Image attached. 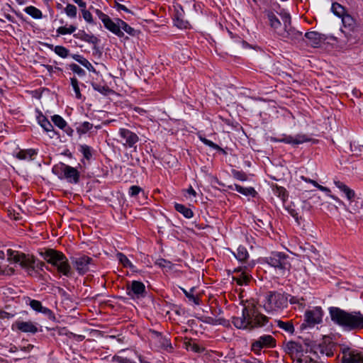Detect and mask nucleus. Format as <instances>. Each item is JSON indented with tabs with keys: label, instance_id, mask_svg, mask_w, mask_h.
Masks as SVG:
<instances>
[{
	"label": "nucleus",
	"instance_id": "nucleus-1",
	"mask_svg": "<svg viewBox=\"0 0 363 363\" xmlns=\"http://www.w3.org/2000/svg\"><path fill=\"white\" fill-rule=\"evenodd\" d=\"M232 322L238 329L252 330L264 326L268 323V318L254 304H248L242 308V315L233 317Z\"/></svg>",
	"mask_w": 363,
	"mask_h": 363
},
{
	"label": "nucleus",
	"instance_id": "nucleus-2",
	"mask_svg": "<svg viewBox=\"0 0 363 363\" xmlns=\"http://www.w3.org/2000/svg\"><path fill=\"white\" fill-rule=\"evenodd\" d=\"M330 314L333 322L348 330L363 328V314L359 311L349 313L338 308H331Z\"/></svg>",
	"mask_w": 363,
	"mask_h": 363
},
{
	"label": "nucleus",
	"instance_id": "nucleus-3",
	"mask_svg": "<svg viewBox=\"0 0 363 363\" xmlns=\"http://www.w3.org/2000/svg\"><path fill=\"white\" fill-rule=\"evenodd\" d=\"M43 258L49 264L55 267L57 272L66 277H71L72 274L71 267L69 264L67 258L59 251L48 249L40 252Z\"/></svg>",
	"mask_w": 363,
	"mask_h": 363
},
{
	"label": "nucleus",
	"instance_id": "nucleus-4",
	"mask_svg": "<svg viewBox=\"0 0 363 363\" xmlns=\"http://www.w3.org/2000/svg\"><path fill=\"white\" fill-rule=\"evenodd\" d=\"M7 256L9 261L19 264L29 274L35 270V259L33 256L12 250H7Z\"/></svg>",
	"mask_w": 363,
	"mask_h": 363
},
{
	"label": "nucleus",
	"instance_id": "nucleus-5",
	"mask_svg": "<svg viewBox=\"0 0 363 363\" xmlns=\"http://www.w3.org/2000/svg\"><path fill=\"white\" fill-rule=\"evenodd\" d=\"M288 298L278 292H270L266 296L264 308L267 312L276 311L286 307Z\"/></svg>",
	"mask_w": 363,
	"mask_h": 363
},
{
	"label": "nucleus",
	"instance_id": "nucleus-6",
	"mask_svg": "<svg viewBox=\"0 0 363 363\" xmlns=\"http://www.w3.org/2000/svg\"><path fill=\"white\" fill-rule=\"evenodd\" d=\"M279 15L281 18L284 26L282 29H279L280 30L278 31V35L288 40L296 41L299 40L301 37V33L296 30L291 26V18L289 14L284 13V14L280 13Z\"/></svg>",
	"mask_w": 363,
	"mask_h": 363
},
{
	"label": "nucleus",
	"instance_id": "nucleus-7",
	"mask_svg": "<svg viewBox=\"0 0 363 363\" xmlns=\"http://www.w3.org/2000/svg\"><path fill=\"white\" fill-rule=\"evenodd\" d=\"M267 262L271 266L282 271L283 274L291 267L289 257L284 252H273L267 258Z\"/></svg>",
	"mask_w": 363,
	"mask_h": 363
},
{
	"label": "nucleus",
	"instance_id": "nucleus-8",
	"mask_svg": "<svg viewBox=\"0 0 363 363\" xmlns=\"http://www.w3.org/2000/svg\"><path fill=\"white\" fill-rule=\"evenodd\" d=\"M323 312L320 307H315L308 310L305 313L304 323L301 325V328L306 327L313 328L322 321Z\"/></svg>",
	"mask_w": 363,
	"mask_h": 363
},
{
	"label": "nucleus",
	"instance_id": "nucleus-9",
	"mask_svg": "<svg viewBox=\"0 0 363 363\" xmlns=\"http://www.w3.org/2000/svg\"><path fill=\"white\" fill-rule=\"evenodd\" d=\"M341 362L342 363H363V352L344 347Z\"/></svg>",
	"mask_w": 363,
	"mask_h": 363
},
{
	"label": "nucleus",
	"instance_id": "nucleus-10",
	"mask_svg": "<svg viewBox=\"0 0 363 363\" xmlns=\"http://www.w3.org/2000/svg\"><path fill=\"white\" fill-rule=\"evenodd\" d=\"M118 141L125 147H133L138 142V136L126 128H120L118 132Z\"/></svg>",
	"mask_w": 363,
	"mask_h": 363
},
{
	"label": "nucleus",
	"instance_id": "nucleus-11",
	"mask_svg": "<svg viewBox=\"0 0 363 363\" xmlns=\"http://www.w3.org/2000/svg\"><path fill=\"white\" fill-rule=\"evenodd\" d=\"M127 294L132 298H140L145 295V286L143 283L133 281L130 286L127 287Z\"/></svg>",
	"mask_w": 363,
	"mask_h": 363
},
{
	"label": "nucleus",
	"instance_id": "nucleus-12",
	"mask_svg": "<svg viewBox=\"0 0 363 363\" xmlns=\"http://www.w3.org/2000/svg\"><path fill=\"white\" fill-rule=\"evenodd\" d=\"M74 267L80 274L86 273L90 269L92 259L87 256L76 257L72 260Z\"/></svg>",
	"mask_w": 363,
	"mask_h": 363
},
{
	"label": "nucleus",
	"instance_id": "nucleus-13",
	"mask_svg": "<svg viewBox=\"0 0 363 363\" xmlns=\"http://www.w3.org/2000/svg\"><path fill=\"white\" fill-rule=\"evenodd\" d=\"M274 346V338L269 335L259 337L252 344V350L259 353L262 348Z\"/></svg>",
	"mask_w": 363,
	"mask_h": 363
},
{
	"label": "nucleus",
	"instance_id": "nucleus-14",
	"mask_svg": "<svg viewBox=\"0 0 363 363\" xmlns=\"http://www.w3.org/2000/svg\"><path fill=\"white\" fill-rule=\"evenodd\" d=\"M284 351L291 357L298 358L303 352L302 346L293 341L288 342L284 345Z\"/></svg>",
	"mask_w": 363,
	"mask_h": 363
},
{
	"label": "nucleus",
	"instance_id": "nucleus-15",
	"mask_svg": "<svg viewBox=\"0 0 363 363\" xmlns=\"http://www.w3.org/2000/svg\"><path fill=\"white\" fill-rule=\"evenodd\" d=\"M62 172L65 179L72 183H77L79 179V173L77 169L69 165H64Z\"/></svg>",
	"mask_w": 363,
	"mask_h": 363
},
{
	"label": "nucleus",
	"instance_id": "nucleus-16",
	"mask_svg": "<svg viewBox=\"0 0 363 363\" xmlns=\"http://www.w3.org/2000/svg\"><path fill=\"white\" fill-rule=\"evenodd\" d=\"M272 141H279L284 142L285 143L298 145L307 142L309 140V138L305 135H298L296 137L293 138L291 136H286L281 139L277 140L274 138H271Z\"/></svg>",
	"mask_w": 363,
	"mask_h": 363
},
{
	"label": "nucleus",
	"instance_id": "nucleus-17",
	"mask_svg": "<svg viewBox=\"0 0 363 363\" xmlns=\"http://www.w3.org/2000/svg\"><path fill=\"white\" fill-rule=\"evenodd\" d=\"M14 327L16 329H18L23 333H35L38 331V328H37L36 325L31 321H28V322L16 321L13 325V328Z\"/></svg>",
	"mask_w": 363,
	"mask_h": 363
},
{
	"label": "nucleus",
	"instance_id": "nucleus-18",
	"mask_svg": "<svg viewBox=\"0 0 363 363\" xmlns=\"http://www.w3.org/2000/svg\"><path fill=\"white\" fill-rule=\"evenodd\" d=\"M265 14L270 27L278 34V31L280 30L279 29L283 28L281 21L272 11L267 10L265 11Z\"/></svg>",
	"mask_w": 363,
	"mask_h": 363
},
{
	"label": "nucleus",
	"instance_id": "nucleus-19",
	"mask_svg": "<svg viewBox=\"0 0 363 363\" xmlns=\"http://www.w3.org/2000/svg\"><path fill=\"white\" fill-rule=\"evenodd\" d=\"M104 25L108 30L116 35L119 37H122L123 35V32L122 30H119L118 19H117L116 22H113L109 18L108 19H106V21L104 23Z\"/></svg>",
	"mask_w": 363,
	"mask_h": 363
},
{
	"label": "nucleus",
	"instance_id": "nucleus-20",
	"mask_svg": "<svg viewBox=\"0 0 363 363\" xmlns=\"http://www.w3.org/2000/svg\"><path fill=\"white\" fill-rule=\"evenodd\" d=\"M334 184L341 191L345 193L346 197L349 200H352L355 196L354 191L350 189L347 185L340 181H334Z\"/></svg>",
	"mask_w": 363,
	"mask_h": 363
},
{
	"label": "nucleus",
	"instance_id": "nucleus-21",
	"mask_svg": "<svg viewBox=\"0 0 363 363\" xmlns=\"http://www.w3.org/2000/svg\"><path fill=\"white\" fill-rule=\"evenodd\" d=\"M305 36L313 46H317L324 40L323 35L315 31L306 33Z\"/></svg>",
	"mask_w": 363,
	"mask_h": 363
},
{
	"label": "nucleus",
	"instance_id": "nucleus-22",
	"mask_svg": "<svg viewBox=\"0 0 363 363\" xmlns=\"http://www.w3.org/2000/svg\"><path fill=\"white\" fill-rule=\"evenodd\" d=\"M36 155V152L33 149L22 150L16 153V157L21 160H30L33 157Z\"/></svg>",
	"mask_w": 363,
	"mask_h": 363
},
{
	"label": "nucleus",
	"instance_id": "nucleus-23",
	"mask_svg": "<svg viewBox=\"0 0 363 363\" xmlns=\"http://www.w3.org/2000/svg\"><path fill=\"white\" fill-rule=\"evenodd\" d=\"M38 122L46 132L53 131L52 125L43 115L40 114L38 116Z\"/></svg>",
	"mask_w": 363,
	"mask_h": 363
},
{
	"label": "nucleus",
	"instance_id": "nucleus-24",
	"mask_svg": "<svg viewBox=\"0 0 363 363\" xmlns=\"http://www.w3.org/2000/svg\"><path fill=\"white\" fill-rule=\"evenodd\" d=\"M233 280L240 286L246 285L249 282L250 277L246 272L242 271L236 277H233Z\"/></svg>",
	"mask_w": 363,
	"mask_h": 363
},
{
	"label": "nucleus",
	"instance_id": "nucleus-25",
	"mask_svg": "<svg viewBox=\"0 0 363 363\" xmlns=\"http://www.w3.org/2000/svg\"><path fill=\"white\" fill-rule=\"evenodd\" d=\"M30 306L33 310H35L38 312H41V313H45V314L51 313V311L47 308L43 307L39 301H37V300L30 301Z\"/></svg>",
	"mask_w": 363,
	"mask_h": 363
},
{
	"label": "nucleus",
	"instance_id": "nucleus-26",
	"mask_svg": "<svg viewBox=\"0 0 363 363\" xmlns=\"http://www.w3.org/2000/svg\"><path fill=\"white\" fill-rule=\"evenodd\" d=\"M314 183H315V186L317 187L320 191L325 192L328 197H330V198L333 199V200H335V201H337L340 205H342L345 207H346L345 206L344 203L341 200H340L337 196L332 195L330 194V190L328 188L323 186L322 185H320L317 182H314ZM345 209L347 211L348 210L347 208H345Z\"/></svg>",
	"mask_w": 363,
	"mask_h": 363
},
{
	"label": "nucleus",
	"instance_id": "nucleus-27",
	"mask_svg": "<svg viewBox=\"0 0 363 363\" xmlns=\"http://www.w3.org/2000/svg\"><path fill=\"white\" fill-rule=\"evenodd\" d=\"M174 208L178 212L183 214V216L187 218H190L193 216L192 211L182 204L175 203Z\"/></svg>",
	"mask_w": 363,
	"mask_h": 363
},
{
	"label": "nucleus",
	"instance_id": "nucleus-28",
	"mask_svg": "<svg viewBox=\"0 0 363 363\" xmlns=\"http://www.w3.org/2000/svg\"><path fill=\"white\" fill-rule=\"evenodd\" d=\"M277 325L279 328L283 329L287 333H294V327L291 321L284 322L281 320H278L276 321Z\"/></svg>",
	"mask_w": 363,
	"mask_h": 363
},
{
	"label": "nucleus",
	"instance_id": "nucleus-29",
	"mask_svg": "<svg viewBox=\"0 0 363 363\" xmlns=\"http://www.w3.org/2000/svg\"><path fill=\"white\" fill-rule=\"evenodd\" d=\"M235 256L238 260L243 262L247 259L249 254L245 247L240 246L238 247L236 253H235Z\"/></svg>",
	"mask_w": 363,
	"mask_h": 363
},
{
	"label": "nucleus",
	"instance_id": "nucleus-30",
	"mask_svg": "<svg viewBox=\"0 0 363 363\" xmlns=\"http://www.w3.org/2000/svg\"><path fill=\"white\" fill-rule=\"evenodd\" d=\"M24 11L26 13L31 16L34 18L39 19L42 18V12L35 6H28L24 9Z\"/></svg>",
	"mask_w": 363,
	"mask_h": 363
},
{
	"label": "nucleus",
	"instance_id": "nucleus-31",
	"mask_svg": "<svg viewBox=\"0 0 363 363\" xmlns=\"http://www.w3.org/2000/svg\"><path fill=\"white\" fill-rule=\"evenodd\" d=\"M331 10L335 16L340 18H342L346 13L345 7L338 3H333L331 6Z\"/></svg>",
	"mask_w": 363,
	"mask_h": 363
},
{
	"label": "nucleus",
	"instance_id": "nucleus-32",
	"mask_svg": "<svg viewBox=\"0 0 363 363\" xmlns=\"http://www.w3.org/2000/svg\"><path fill=\"white\" fill-rule=\"evenodd\" d=\"M235 189L238 191L239 193L248 196V195H252L253 196L255 195L256 192L255 189L252 187H242L240 185L235 184Z\"/></svg>",
	"mask_w": 363,
	"mask_h": 363
},
{
	"label": "nucleus",
	"instance_id": "nucleus-33",
	"mask_svg": "<svg viewBox=\"0 0 363 363\" xmlns=\"http://www.w3.org/2000/svg\"><path fill=\"white\" fill-rule=\"evenodd\" d=\"M341 18L345 27H348L350 29L354 27L355 21L350 14L346 13Z\"/></svg>",
	"mask_w": 363,
	"mask_h": 363
},
{
	"label": "nucleus",
	"instance_id": "nucleus-34",
	"mask_svg": "<svg viewBox=\"0 0 363 363\" xmlns=\"http://www.w3.org/2000/svg\"><path fill=\"white\" fill-rule=\"evenodd\" d=\"M117 258L118 261L125 267H129L130 269L134 268V265L131 263V262L128 259V258L123 255V253L118 252L117 255Z\"/></svg>",
	"mask_w": 363,
	"mask_h": 363
},
{
	"label": "nucleus",
	"instance_id": "nucleus-35",
	"mask_svg": "<svg viewBox=\"0 0 363 363\" xmlns=\"http://www.w3.org/2000/svg\"><path fill=\"white\" fill-rule=\"evenodd\" d=\"M155 264L159 267L164 269L166 271L173 269L174 265L172 264L169 261L166 260L164 259H158L155 262Z\"/></svg>",
	"mask_w": 363,
	"mask_h": 363
},
{
	"label": "nucleus",
	"instance_id": "nucleus-36",
	"mask_svg": "<svg viewBox=\"0 0 363 363\" xmlns=\"http://www.w3.org/2000/svg\"><path fill=\"white\" fill-rule=\"evenodd\" d=\"M119 23V30H124L127 33L134 35L135 30L131 28L129 25H128L125 21L118 19Z\"/></svg>",
	"mask_w": 363,
	"mask_h": 363
},
{
	"label": "nucleus",
	"instance_id": "nucleus-37",
	"mask_svg": "<svg viewBox=\"0 0 363 363\" xmlns=\"http://www.w3.org/2000/svg\"><path fill=\"white\" fill-rule=\"evenodd\" d=\"M52 121L60 129H64L67 125V122L59 115H54L52 117Z\"/></svg>",
	"mask_w": 363,
	"mask_h": 363
},
{
	"label": "nucleus",
	"instance_id": "nucleus-38",
	"mask_svg": "<svg viewBox=\"0 0 363 363\" xmlns=\"http://www.w3.org/2000/svg\"><path fill=\"white\" fill-rule=\"evenodd\" d=\"M77 28L74 26L69 27L60 26L57 29V33L60 35L72 34L76 30Z\"/></svg>",
	"mask_w": 363,
	"mask_h": 363
},
{
	"label": "nucleus",
	"instance_id": "nucleus-39",
	"mask_svg": "<svg viewBox=\"0 0 363 363\" xmlns=\"http://www.w3.org/2000/svg\"><path fill=\"white\" fill-rule=\"evenodd\" d=\"M174 24L179 28H187L189 23L187 21L183 19L179 16H177L174 19Z\"/></svg>",
	"mask_w": 363,
	"mask_h": 363
},
{
	"label": "nucleus",
	"instance_id": "nucleus-40",
	"mask_svg": "<svg viewBox=\"0 0 363 363\" xmlns=\"http://www.w3.org/2000/svg\"><path fill=\"white\" fill-rule=\"evenodd\" d=\"M55 52L61 57L65 58L68 55V50L63 46L57 45L54 48Z\"/></svg>",
	"mask_w": 363,
	"mask_h": 363
},
{
	"label": "nucleus",
	"instance_id": "nucleus-41",
	"mask_svg": "<svg viewBox=\"0 0 363 363\" xmlns=\"http://www.w3.org/2000/svg\"><path fill=\"white\" fill-rule=\"evenodd\" d=\"M77 7L72 4H68L65 8L66 14L71 18H75L77 16Z\"/></svg>",
	"mask_w": 363,
	"mask_h": 363
},
{
	"label": "nucleus",
	"instance_id": "nucleus-42",
	"mask_svg": "<svg viewBox=\"0 0 363 363\" xmlns=\"http://www.w3.org/2000/svg\"><path fill=\"white\" fill-rule=\"evenodd\" d=\"M92 127L93 125L91 123L89 122H84L77 128V131L81 134H84L86 133L88 130H89Z\"/></svg>",
	"mask_w": 363,
	"mask_h": 363
},
{
	"label": "nucleus",
	"instance_id": "nucleus-43",
	"mask_svg": "<svg viewBox=\"0 0 363 363\" xmlns=\"http://www.w3.org/2000/svg\"><path fill=\"white\" fill-rule=\"evenodd\" d=\"M182 290L183 291L186 297H188L190 300L193 301L196 304H199V299L196 297H195L193 294L194 290V287H192L189 291H187L184 289H182Z\"/></svg>",
	"mask_w": 363,
	"mask_h": 363
},
{
	"label": "nucleus",
	"instance_id": "nucleus-44",
	"mask_svg": "<svg viewBox=\"0 0 363 363\" xmlns=\"http://www.w3.org/2000/svg\"><path fill=\"white\" fill-rule=\"evenodd\" d=\"M200 140L206 145L218 150H222V149L216 143H213L212 141L202 137L199 136Z\"/></svg>",
	"mask_w": 363,
	"mask_h": 363
},
{
	"label": "nucleus",
	"instance_id": "nucleus-45",
	"mask_svg": "<svg viewBox=\"0 0 363 363\" xmlns=\"http://www.w3.org/2000/svg\"><path fill=\"white\" fill-rule=\"evenodd\" d=\"M80 151L82 152L84 157L89 160L91 157V150L88 145H83L80 146Z\"/></svg>",
	"mask_w": 363,
	"mask_h": 363
},
{
	"label": "nucleus",
	"instance_id": "nucleus-46",
	"mask_svg": "<svg viewBox=\"0 0 363 363\" xmlns=\"http://www.w3.org/2000/svg\"><path fill=\"white\" fill-rule=\"evenodd\" d=\"M274 194L280 197L282 200H284L286 195V190L283 187L281 186H277L274 189Z\"/></svg>",
	"mask_w": 363,
	"mask_h": 363
},
{
	"label": "nucleus",
	"instance_id": "nucleus-47",
	"mask_svg": "<svg viewBox=\"0 0 363 363\" xmlns=\"http://www.w3.org/2000/svg\"><path fill=\"white\" fill-rule=\"evenodd\" d=\"M71 84H72L73 89L75 92L77 98L79 99L81 97V94H80V91H79V87L78 86L77 79L76 78H72Z\"/></svg>",
	"mask_w": 363,
	"mask_h": 363
},
{
	"label": "nucleus",
	"instance_id": "nucleus-48",
	"mask_svg": "<svg viewBox=\"0 0 363 363\" xmlns=\"http://www.w3.org/2000/svg\"><path fill=\"white\" fill-rule=\"evenodd\" d=\"M79 63L85 67L87 69H89L91 72H95L96 70L92 66V65L85 58H80Z\"/></svg>",
	"mask_w": 363,
	"mask_h": 363
},
{
	"label": "nucleus",
	"instance_id": "nucleus-49",
	"mask_svg": "<svg viewBox=\"0 0 363 363\" xmlns=\"http://www.w3.org/2000/svg\"><path fill=\"white\" fill-rule=\"evenodd\" d=\"M186 349L195 352H201L203 350V349L200 347L198 345L191 342H189L188 345H186Z\"/></svg>",
	"mask_w": 363,
	"mask_h": 363
},
{
	"label": "nucleus",
	"instance_id": "nucleus-50",
	"mask_svg": "<svg viewBox=\"0 0 363 363\" xmlns=\"http://www.w3.org/2000/svg\"><path fill=\"white\" fill-rule=\"evenodd\" d=\"M71 70L77 74L79 76H83L84 74V71L77 65L76 64H72L70 65Z\"/></svg>",
	"mask_w": 363,
	"mask_h": 363
},
{
	"label": "nucleus",
	"instance_id": "nucleus-51",
	"mask_svg": "<svg viewBox=\"0 0 363 363\" xmlns=\"http://www.w3.org/2000/svg\"><path fill=\"white\" fill-rule=\"evenodd\" d=\"M82 16H83L84 19L89 23H93V18H92L91 13L89 11L86 10L85 9H82Z\"/></svg>",
	"mask_w": 363,
	"mask_h": 363
},
{
	"label": "nucleus",
	"instance_id": "nucleus-52",
	"mask_svg": "<svg viewBox=\"0 0 363 363\" xmlns=\"http://www.w3.org/2000/svg\"><path fill=\"white\" fill-rule=\"evenodd\" d=\"M142 189L138 186H131L129 189V194L131 196H137L140 191Z\"/></svg>",
	"mask_w": 363,
	"mask_h": 363
},
{
	"label": "nucleus",
	"instance_id": "nucleus-53",
	"mask_svg": "<svg viewBox=\"0 0 363 363\" xmlns=\"http://www.w3.org/2000/svg\"><path fill=\"white\" fill-rule=\"evenodd\" d=\"M303 301H304V299L303 298H298V297L292 296L290 298L289 302L291 304H295V303L299 304L302 308H303L304 307Z\"/></svg>",
	"mask_w": 363,
	"mask_h": 363
},
{
	"label": "nucleus",
	"instance_id": "nucleus-54",
	"mask_svg": "<svg viewBox=\"0 0 363 363\" xmlns=\"http://www.w3.org/2000/svg\"><path fill=\"white\" fill-rule=\"evenodd\" d=\"M96 13L97 16L99 18V19H101L103 23H104L106 21V19L109 18V17L107 15L104 13L100 10L96 9Z\"/></svg>",
	"mask_w": 363,
	"mask_h": 363
},
{
	"label": "nucleus",
	"instance_id": "nucleus-55",
	"mask_svg": "<svg viewBox=\"0 0 363 363\" xmlns=\"http://www.w3.org/2000/svg\"><path fill=\"white\" fill-rule=\"evenodd\" d=\"M234 176L235 178H237L241 181H245L247 179L246 175L240 172H235L234 173Z\"/></svg>",
	"mask_w": 363,
	"mask_h": 363
},
{
	"label": "nucleus",
	"instance_id": "nucleus-56",
	"mask_svg": "<svg viewBox=\"0 0 363 363\" xmlns=\"http://www.w3.org/2000/svg\"><path fill=\"white\" fill-rule=\"evenodd\" d=\"M84 40L87 41V42H89V43H95L96 42V38L94 36H89L88 35H86L85 37L83 38Z\"/></svg>",
	"mask_w": 363,
	"mask_h": 363
},
{
	"label": "nucleus",
	"instance_id": "nucleus-57",
	"mask_svg": "<svg viewBox=\"0 0 363 363\" xmlns=\"http://www.w3.org/2000/svg\"><path fill=\"white\" fill-rule=\"evenodd\" d=\"M12 315L10 313L0 309V318H9Z\"/></svg>",
	"mask_w": 363,
	"mask_h": 363
},
{
	"label": "nucleus",
	"instance_id": "nucleus-58",
	"mask_svg": "<svg viewBox=\"0 0 363 363\" xmlns=\"http://www.w3.org/2000/svg\"><path fill=\"white\" fill-rule=\"evenodd\" d=\"M82 9H86V3L82 0H73Z\"/></svg>",
	"mask_w": 363,
	"mask_h": 363
},
{
	"label": "nucleus",
	"instance_id": "nucleus-59",
	"mask_svg": "<svg viewBox=\"0 0 363 363\" xmlns=\"http://www.w3.org/2000/svg\"><path fill=\"white\" fill-rule=\"evenodd\" d=\"M161 344H162V346L163 347H164V348H167L168 347H171V344H170V343L169 342V341H168L167 339H165V338H163V339L162 340V342H161Z\"/></svg>",
	"mask_w": 363,
	"mask_h": 363
},
{
	"label": "nucleus",
	"instance_id": "nucleus-60",
	"mask_svg": "<svg viewBox=\"0 0 363 363\" xmlns=\"http://www.w3.org/2000/svg\"><path fill=\"white\" fill-rule=\"evenodd\" d=\"M33 347V345H28L27 347H21V350L22 351H28V352H29V351H30V350H31Z\"/></svg>",
	"mask_w": 363,
	"mask_h": 363
},
{
	"label": "nucleus",
	"instance_id": "nucleus-61",
	"mask_svg": "<svg viewBox=\"0 0 363 363\" xmlns=\"http://www.w3.org/2000/svg\"><path fill=\"white\" fill-rule=\"evenodd\" d=\"M187 192L188 194L195 196L196 195V192L195 191V190L192 188V187H190L188 190H187Z\"/></svg>",
	"mask_w": 363,
	"mask_h": 363
},
{
	"label": "nucleus",
	"instance_id": "nucleus-62",
	"mask_svg": "<svg viewBox=\"0 0 363 363\" xmlns=\"http://www.w3.org/2000/svg\"><path fill=\"white\" fill-rule=\"evenodd\" d=\"M206 318H207V320L206 321V323H213V324L216 323V320L213 318H210V317Z\"/></svg>",
	"mask_w": 363,
	"mask_h": 363
},
{
	"label": "nucleus",
	"instance_id": "nucleus-63",
	"mask_svg": "<svg viewBox=\"0 0 363 363\" xmlns=\"http://www.w3.org/2000/svg\"><path fill=\"white\" fill-rule=\"evenodd\" d=\"M304 180L306 182H309L311 184H312L313 186H315V183L314 182H316L314 180H312L311 179H306L305 178Z\"/></svg>",
	"mask_w": 363,
	"mask_h": 363
},
{
	"label": "nucleus",
	"instance_id": "nucleus-64",
	"mask_svg": "<svg viewBox=\"0 0 363 363\" xmlns=\"http://www.w3.org/2000/svg\"><path fill=\"white\" fill-rule=\"evenodd\" d=\"M5 258V253L4 251H0V259H4Z\"/></svg>",
	"mask_w": 363,
	"mask_h": 363
}]
</instances>
